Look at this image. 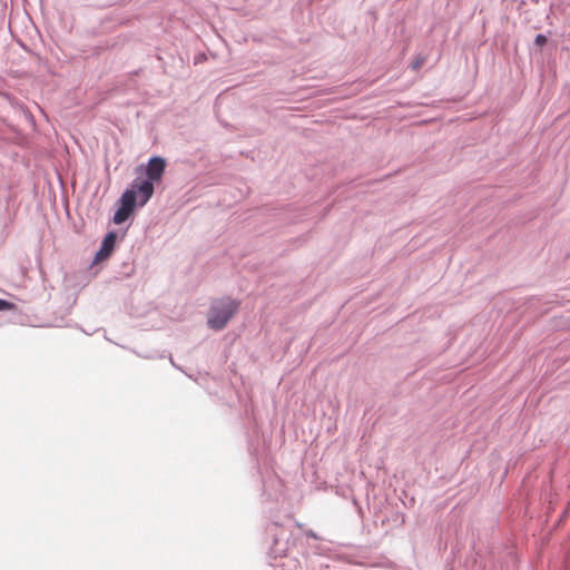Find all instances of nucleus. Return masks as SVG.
<instances>
[{"instance_id":"6","label":"nucleus","mask_w":570,"mask_h":570,"mask_svg":"<svg viewBox=\"0 0 570 570\" xmlns=\"http://www.w3.org/2000/svg\"><path fill=\"white\" fill-rule=\"evenodd\" d=\"M132 214L131 210L129 209H126L125 207L120 206L118 208V210L115 213V216H114V223L115 224H122L124 222H126L129 216Z\"/></svg>"},{"instance_id":"3","label":"nucleus","mask_w":570,"mask_h":570,"mask_svg":"<svg viewBox=\"0 0 570 570\" xmlns=\"http://www.w3.org/2000/svg\"><path fill=\"white\" fill-rule=\"evenodd\" d=\"M116 234L108 233L102 240L101 247L96 255V261H104L112 253L116 244Z\"/></svg>"},{"instance_id":"4","label":"nucleus","mask_w":570,"mask_h":570,"mask_svg":"<svg viewBox=\"0 0 570 570\" xmlns=\"http://www.w3.org/2000/svg\"><path fill=\"white\" fill-rule=\"evenodd\" d=\"M136 195H137V191L135 189H127L121 195L120 206L134 212L135 205H136Z\"/></svg>"},{"instance_id":"5","label":"nucleus","mask_w":570,"mask_h":570,"mask_svg":"<svg viewBox=\"0 0 570 570\" xmlns=\"http://www.w3.org/2000/svg\"><path fill=\"white\" fill-rule=\"evenodd\" d=\"M138 193L141 194V205H145L154 194L153 183L149 180L142 181L137 186Z\"/></svg>"},{"instance_id":"2","label":"nucleus","mask_w":570,"mask_h":570,"mask_svg":"<svg viewBox=\"0 0 570 570\" xmlns=\"http://www.w3.org/2000/svg\"><path fill=\"white\" fill-rule=\"evenodd\" d=\"M165 170V160L160 157H154L147 166V176L149 180H159Z\"/></svg>"},{"instance_id":"1","label":"nucleus","mask_w":570,"mask_h":570,"mask_svg":"<svg viewBox=\"0 0 570 570\" xmlns=\"http://www.w3.org/2000/svg\"><path fill=\"white\" fill-rule=\"evenodd\" d=\"M239 302L230 297L215 299L209 308L207 324L215 331L223 330L230 318L237 313Z\"/></svg>"},{"instance_id":"9","label":"nucleus","mask_w":570,"mask_h":570,"mask_svg":"<svg viewBox=\"0 0 570 570\" xmlns=\"http://www.w3.org/2000/svg\"><path fill=\"white\" fill-rule=\"evenodd\" d=\"M422 63H423V61H422V60H417V61H415V62H414L413 68H414V69H417V68H420V67H421V65H422Z\"/></svg>"},{"instance_id":"8","label":"nucleus","mask_w":570,"mask_h":570,"mask_svg":"<svg viewBox=\"0 0 570 570\" xmlns=\"http://www.w3.org/2000/svg\"><path fill=\"white\" fill-rule=\"evenodd\" d=\"M537 46L542 47L547 43V37L544 35H538L534 39Z\"/></svg>"},{"instance_id":"7","label":"nucleus","mask_w":570,"mask_h":570,"mask_svg":"<svg viewBox=\"0 0 570 570\" xmlns=\"http://www.w3.org/2000/svg\"><path fill=\"white\" fill-rule=\"evenodd\" d=\"M16 308L13 303L0 298V311H14Z\"/></svg>"}]
</instances>
